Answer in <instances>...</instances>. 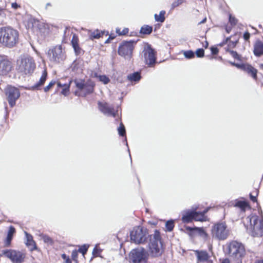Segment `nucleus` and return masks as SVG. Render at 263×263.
<instances>
[{
    "instance_id": "obj_17",
    "label": "nucleus",
    "mask_w": 263,
    "mask_h": 263,
    "mask_svg": "<svg viewBox=\"0 0 263 263\" xmlns=\"http://www.w3.org/2000/svg\"><path fill=\"white\" fill-rule=\"evenodd\" d=\"M195 254L197 257V262L213 263L211 257L206 250H195Z\"/></svg>"
},
{
    "instance_id": "obj_23",
    "label": "nucleus",
    "mask_w": 263,
    "mask_h": 263,
    "mask_svg": "<svg viewBox=\"0 0 263 263\" xmlns=\"http://www.w3.org/2000/svg\"><path fill=\"white\" fill-rule=\"evenodd\" d=\"M235 35H232L230 37H227V39H229L227 43V47L226 48V50H232L236 46L237 44L239 42V38L236 37L234 38V40H232L231 39L232 37H234Z\"/></svg>"
},
{
    "instance_id": "obj_30",
    "label": "nucleus",
    "mask_w": 263,
    "mask_h": 263,
    "mask_svg": "<svg viewBox=\"0 0 263 263\" xmlns=\"http://www.w3.org/2000/svg\"><path fill=\"white\" fill-rule=\"evenodd\" d=\"M78 41L79 40L78 37L75 34H73L71 40V44L75 51V52L77 54H78L80 52V48L78 45Z\"/></svg>"
},
{
    "instance_id": "obj_56",
    "label": "nucleus",
    "mask_w": 263,
    "mask_h": 263,
    "mask_svg": "<svg viewBox=\"0 0 263 263\" xmlns=\"http://www.w3.org/2000/svg\"><path fill=\"white\" fill-rule=\"evenodd\" d=\"M221 263H230V260L227 258H224L221 260Z\"/></svg>"
},
{
    "instance_id": "obj_12",
    "label": "nucleus",
    "mask_w": 263,
    "mask_h": 263,
    "mask_svg": "<svg viewBox=\"0 0 263 263\" xmlns=\"http://www.w3.org/2000/svg\"><path fill=\"white\" fill-rule=\"evenodd\" d=\"M144 61L149 67H153L156 62V52L152 48L151 45L146 43L142 51Z\"/></svg>"
},
{
    "instance_id": "obj_45",
    "label": "nucleus",
    "mask_w": 263,
    "mask_h": 263,
    "mask_svg": "<svg viewBox=\"0 0 263 263\" xmlns=\"http://www.w3.org/2000/svg\"><path fill=\"white\" fill-rule=\"evenodd\" d=\"M198 58H203L204 55V50L202 48L198 49L195 52Z\"/></svg>"
},
{
    "instance_id": "obj_6",
    "label": "nucleus",
    "mask_w": 263,
    "mask_h": 263,
    "mask_svg": "<svg viewBox=\"0 0 263 263\" xmlns=\"http://www.w3.org/2000/svg\"><path fill=\"white\" fill-rule=\"evenodd\" d=\"M136 44L137 42L134 40L122 41L118 47L119 55L125 59L130 60Z\"/></svg>"
},
{
    "instance_id": "obj_64",
    "label": "nucleus",
    "mask_w": 263,
    "mask_h": 263,
    "mask_svg": "<svg viewBox=\"0 0 263 263\" xmlns=\"http://www.w3.org/2000/svg\"><path fill=\"white\" fill-rule=\"evenodd\" d=\"M251 192H253V195H255L254 190L253 191H252Z\"/></svg>"
},
{
    "instance_id": "obj_24",
    "label": "nucleus",
    "mask_w": 263,
    "mask_h": 263,
    "mask_svg": "<svg viewBox=\"0 0 263 263\" xmlns=\"http://www.w3.org/2000/svg\"><path fill=\"white\" fill-rule=\"evenodd\" d=\"M181 220L183 223H188L194 220L193 210L188 211L183 215Z\"/></svg>"
},
{
    "instance_id": "obj_11",
    "label": "nucleus",
    "mask_w": 263,
    "mask_h": 263,
    "mask_svg": "<svg viewBox=\"0 0 263 263\" xmlns=\"http://www.w3.org/2000/svg\"><path fill=\"white\" fill-rule=\"evenodd\" d=\"M231 64L243 71L248 76L251 77L255 81H258L257 74L258 70L251 64L249 63H243L241 64L231 63Z\"/></svg>"
},
{
    "instance_id": "obj_28",
    "label": "nucleus",
    "mask_w": 263,
    "mask_h": 263,
    "mask_svg": "<svg viewBox=\"0 0 263 263\" xmlns=\"http://www.w3.org/2000/svg\"><path fill=\"white\" fill-rule=\"evenodd\" d=\"M153 31V27L152 26L144 25L141 27L140 30V33L144 34V35H148L150 34Z\"/></svg>"
},
{
    "instance_id": "obj_58",
    "label": "nucleus",
    "mask_w": 263,
    "mask_h": 263,
    "mask_svg": "<svg viewBox=\"0 0 263 263\" xmlns=\"http://www.w3.org/2000/svg\"><path fill=\"white\" fill-rule=\"evenodd\" d=\"M226 30L227 32L229 33H230V31H231V27H227L226 28Z\"/></svg>"
},
{
    "instance_id": "obj_35",
    "label": "nucleus",
    "mask_w": 263,
    "mask_h": 263,
    "mask_svg": "<svg viewBox=\"0 0 263 263\" xmlns=\"http://www.w3.org/2000/svg\"><path fill=\"white\" fill-rule=\"evenodd\" d=\"M175 227V223L173 220H170L166 221L165 223V228L166 229V231L168 232H171L174 229Z\"/></svg>"
},
{
    "instance_id": "obj_44",
    "label": "nucleus",
    "mask_w": 263,
    "mask_h": 263,
    "mask_svg": "<svg viewBox=\"0 0 263 263\" xmlns=\"http://www.w3.org/2000/svg\"><path fill=\"white\" fill-rule=\"evenodd\" d=\"M89 247V246L88 245H84L82 246H81L79 249V252H80V253H81L83 255H84L87 251V250H88V248Z\"/></svg>"
},
{
    "instance_id": "obj_54",
    "label": "nucleus",
    "mask_w": 263,
    "mask_h": 263,
    "mask_svg": "<svg viewBox=\"0 0 263 263\" xmlns=\"http://www.w3.org/2000/svg\"><path fill=\"white\" fill-rule=\"evenodd\" d=\"M235 263H242V258H232Z\"/></svg>"
},
{
    "instance_id": "obj_61",
    "label": "nucleus",
    "mask_w": 263,
    "mask_h": 263,
    "mask_svg": "<svg viewBox=\"0 0 263 263\" xmlns=\"http://www.w3.org/2000/svg\"><path fill=\"white\" fill-rule=\"evenodd\" d=\"M58 86L59 87H64V85H62V84L61 83H60V82L58 83Z\"/></svg>"
},
{
    "instance_id": "obj_62",
    "label": "nucleus",
    "mask_w": 263,
    "mask_h": 263,
    "mask_svg": "<svg viewBox=\"0 0 263 263\" xmlns=\"http://www.w3.org/2000/svg\"><path fill=\"white\" fill-rule=\"evenodd\" d=\"M206 18H205L203 21H202L200 23V24L204 23V22L206 21Z\"/></svg>"
},
{
    "instance_id": "obj_50",
    "label": "nucleus",
    "mask_w": 263,
    "mask_h": 263,
    "mask_svg": "<svg viewBox=\"0 0 263 263\" xmlns=\"http://www.w3.org/2000/svg\"><path fill=\"white\" fill-rule=\"evenodd\" d=\"M210 49L213 55H216L219 52V49L216 47L212 46L210 48Z\"/></svg>"
},
{
    "instance_id": "obj_5",
    "label": "nucleus",
    "mask_w": 263,
    "mask_h": 263,
    "mask_svg": "<svg viewBox=\"0 0 263 263\" xmlns=\"http://www.w3.org/2000/svg\"><path fill=\"white\" fill-rule=\"evenodd\" d=\"M227 251L232 258H242L246 254L244 245L236 240H232L227 244Z\"/></svg>"
},
{
    "instance_id": "obj_49",
    "label": "nucleus",
    "mask_w": 263,
    "mask_h": 263,
    "mask_svg": "<svg viewBox=\"0 0 263 263\" xmlns=\"http://www.w3.org/2000/svg\"><path fill=\"white\" fill-rule=\"evenodd\" d=\"M116 117H117L118 118L121 120V109L120 107H117L116 108Z\"/></svg>"
},
{
    "instance_id": "obj_20",
    "label": "nucleus",
    "mask_w": 263,
    "mask_h": 263,
    "mask_svg": "<svg viewBox=\"0 0 263 263\" xmlns=\"http://www.w3.org/2000/svg\"><path fill=\"white\" fill-rule=\"evenodd\" d=\"M209 208H206L202 212H197L193 210L194 220L196 221H205L207 217L205 214L208 212Z\"/></svg>"
},
{
    "instance_id": "obj_37",
    "label": "nucleus",
    "mask_w": 263,
    "mask_h": 263,
    "mask_svg": "<svg viewBox=\"0 0 263 263\" xmlns=\"http://www.w3.org/2000/svg\"><path fill=\"white\" fill-rule=\"evenodd\" d=\"M183 54L187 59H191L195 57V52L191 50L184 51Z\"/></svg>"
},
{
    "instance_id": "obj_10",
    "label": "nucleus",
    "mask_w": 263,
    "mask_h": 263,
    "mask_svg": "<svg viewBox=\"0 0 263 263\" xmlns=\"http://www.w3.org/2000/svg\"><path fill=\"white\" fill-rule=\"evenodd\" d=\"M74 83L77 88L79 89L75 92L76 95L85 96L93 91L95 83L91 81H88L85 83L82 80H76Z\"/></svg>"
},
{
    "instance_id": "obj_43",
    "label": "nucleus",
    "mask_w": 263,
    "mask_h": 263,
    "mask_svg": "<svg viewBox=\"0 0 263 263\" xmlns=\"http://www.w3.org/2000/svg\"><path fill=\"white\" fill-rule=\"evenodd\" d=\"M242 37L245 42L248 43L249 44L250 43L251 34L248 31H245L244 32Z\"/></svg>"
},
{
    "instance_id": "obj_60",
    "label": "nucleus",
    "mask_w": 263,
    "mask_h": 263,
    "mask_svg": "<svg viewBox=\"0 0 263 263\" xmlns=\"http://www.w3.org/2000/svg\"><path fill=\"white\" fill-rule=\"evenodd\" d=\"M114 37H111L110 36L109 39H108L106 41H105V43H108L109 42V40L110 39H111V40L114 39Z\"/></svg>"
},
{
    "instance_id": "obj_51",
    "label": "nucleus",
    "mask_w": 263,
    "mask_h": 263,
    "mask_svg": "<svg viewBox=\"0 0 263 263\" xmlns=\"http://www.w3.org/2000/svg\"><path fill=\"white\" fill-rule=\"evenodd\" d=\"M62 257L64 260H65L64 263H71V260L69 257L66 255V254H63L62 255Z\"/></svg>"
},
{
    "instance_id": "obj_25",
    "label": "nucleus",
    "mask_w": 263,
    "mask_h": 263,
    "mask_svg": "<svg viewBox=\"0 0 263 263\" xmlns=\"http://www.w3.org/2000/svg\"><path fill=\"white\" fill-rule=\"evenodd\" d=\"M234 206L239 208L243 212L246 211L247 208H250V206L248 202L241 200H236Z\"/></svg>"
},
{
    "instance_id": "obj_33",
    "label": "nucleus",
    "mask_w": 263,
    "mask_h": 263,
    "mask_svg": "<svg viewBox=\"0 0 263 263\" xmlns=\"http://www.w3.org/2000/svg\"><path fill=\"white\" fill-rule=\"evenodd\" d=\"M195 230H196V234H198L201 237H202L205 240L208 239L209 236L207 233L204 231L203 228H196Z\"/></svg>"
},
{
    "instance_id": "obj_48",
    "label": "nucleus",
    "mask_w": 263,
    "mask_h": 263,
    "mask_svg": "<svg viewBox=\"0 0 263 263\" xmlns=\"http://www.w3.org/2000/svg\"><path fill=\"white\" fill-rule=\"evenodd\" d=\"M98 245H97L95 248L93 249V250L92 251L93 255L98 256L101 252V250L98 248Z\"/></svg>"
},
{
    "instance_id": "obj_46",
    "label": "nucleus",
    "mask_w": 263,
    "mask_h": 263,
    "mask_svg": "<svg viewBox=\"0 0 263 263\" xmlns=\"http://www.w3.org/2000/svg\"><path fill=\"white\" fill-rule=\"evenodd\" d=\"M71 82H69L68 84H64V87H63L62 91V93L64 96H66L69 91V85Z\"/></svg>"
},
{
    "instance_id": "obj_31",
    "label": "nucleus",
    "mask_w": 263,
    "mask_h": 263,
    "mask_svg": "<svg viewBox=\"0 0 263 263\" xmlns=\"http://www.w3.org/2000/svg\"><path fill=\"white\" fill-rule=\"evenodd\" d=\"M166 13L165 11L162 10L160 12L159 14H155L154 15L155 19L156 21L163 23L164 22L165 17V14Z\"/></svg>"
},
{
    "instance_id": "obj_39",
    "label": "nucleus",
    "mask_w": 263,
    "mask_h": 263,
    "mask_svg": "<svg viewBox=\"0 0 263 263\" xmlns=\"http://www.w3.org/2000/svg\"><path fill=\"white\" fill-rule=\"evenodd\" d=\"M229 22L231 24V26L233 27L236 26L238 23V20L231 14H229Z\"/></svg>"
},
{
    "instance_id": "obj_36",
    "label": "nucleus",
    "mask_w": 263,
    "mask_h": 263,
    "mask_svg": "<svg viewBox=\"0 0 263 263\" xmlns=\"http://www.w3.org/2000/svg\"><path fill=\"white\" fill-rule=\"evenodd\" d=\"M254 192L255 195H253V192H251L249 196L250 200L253 202H256L257 201V197L259 194V190L256 188L254 189Z\"/></svg>"
},
{
    "instance_id": "obj_9",
    "label": "nucleus",
    "mask_w": 263,
    "mask_h": 263,
    "mask_svg": "<svg viewBox=\"0 0 263 263\" xmlns=\"http://www.w3.org/2000/svg\"><path fill=\"white\" fill-rule=\"evenodd\" d=\"M148 232L146 229L138 226L130 232L131 240L135 243H143L146 241Z\"/></svg>"
},
{
    "instance_id": "obj_18",
    "label": "nucleus",
    "mask_w": 263,
    "mask_h": 263,
    "mask_svg": "<svg viewBox=\"0 0 263 263\" xmlns=\"http://www.w3.org/2000/svg\"><path fill=\"white\" fill-rule=\"evenodd\" d=\"M252 52L256 57H260L263 55V41L256 39L253 44Z\"/></svg>"
},
{
    "instance_id": "obj_40",
    "label": "nucleus",
    "mask_w": 263,
    "mask_h": 263,
    "mask_svg": "<svg viewBox=\"0 0 263 263\" xmlns=\"http://www.w3.org/2000/svg\"><path fill=\"white\" fill-rule=\"evenodd\" d=\"M103 33H104V32H100V31L97 29L91 33L90 38H91V39H99L101 36V34H102L103 35Z\"/></svg>"
},
{
    "instance_id": "obj_32",
    "label": "nucleus",
    "mask_w": 263,
    "mask_h": 263,
    "mask_svg": "<svg viewBox=\"0 0 263 263\" xmlns=\"http://www.w3.org/2000/svg\"><path fill=\"white\" fill-rule=\"evenodd\" d=\"M118 134L120 136L124 137L125 140L127 142L126 136V130L125 126L122 122L120 123V126L117 129Z\"/></svg>"
},
{
    "instance_id": "obj_42",
    "label": "nucleus",
    "mask_w": 263,
    "mask_h": 263,
    "mask_svg": "<svg viewBox=\"0 0 263 263\" xmlns=\"http://www.w3.org/2000/svg\"><path fill=\"white\" fill-rule=\"evenodd\" d=\"M41 237L45 243L48 244L52 243V240L49 236L46 235H41Z\"/></svg>"
},
{
    "instance_id": "obj_13",
    "label": "nucleus",
    "mask_w": 263,
    "mask_h": 263,
    "mask_svg": "<svg viewBox=\"0 0 263 263\" xmlns=\"http://www.w3.org/2000/svg\"><path fill=\"white\" fill-rule=\"evenodd\" d=\"M49 60L54 63H60L65 59V54L62 46H56L49 49L47 53Z\"/></svg>"
},
{
    "instance_id": "obj_21",
    "label": "nucleus",
    "mask_w": 263,
    "mask_h": 263,
    "mask_svg": "<svg viewBox=\"0 0 263 263\" xmlns=\"http://www.w3.org/2000/svg\"><path fill=\"white\" fill-rule=\"evenodd\" d=\"M26 236L25 244L32 251L36 249V246L35 241L33 239L32 236L28 234L27 232H24Z\"/></svg>"
},
{
    "instance_id": "obj_47",
    "label": "nucleus",
    "mask_w": 263,
    "mask_h": 263,
    "mask_svg": "<svg viewBox=\"0 0 263 263\" xmlns=\"http://www.w3.org/2000/svg\"><path fill=\"white\" fill-rule=\"evenodd\" d=\"M55 82L54 81H51L49 84L44 88L45 92H47L55 84Z\"/></svg>"
},
{
    "instance_id": "obj_59",
    "label": "nucleus",
    "mask_w": 263,
    "mask_h": 263,
    "mask_svg": "<svg viewBox=\"0 0 263 263\" xmlns=\"http://www.w3.org/2000/svg\"><path fill=\"white\" fill-rule=\"evenodd\" d=\"M254 263H263V259L257 260Z\"/></svg>"
},
{
    "instance_id": "obj_34",
    "label": "nucleus",
    "mask_w": 263,
    "mask_h": 263,
    "mask_svg": "<svg viewBox=\"0 0 263 263\" xmlns=\"http://www.w3.org/2000/svg\"><path fill=\"white\" fill-rule=\"evenodd\" d=\"M196 227L192 228L189 226H185V232L190 236H194L196 233V230H195Z\"/></svg>"
},
{
    "instance_id": "obj_52",
    "label": "nucleus",
    "mask_w": 263,
    "mask_h": 263,
    "mask_svg": "<svg viewBox=\"0 0 263 263\" xmlns=\"http://www.w3.org/2000/svg\"><path fill=\"white\" fill-rule=\"evenodd\" d=\"M78 251L77 250H73L72 252V253H71V257H72V258L74 260H76L77 259V257H78Z\"/></svg>"
},
{
    "instance_id": "obj_8",
    "label": "nucleus",
    "mask_w": 263,
    "mask_h": 263,
    "mask_svg": "<svg viewBox=\"0 0 263 263\" xmlns=\"http://www.w3.org/2000/svg\"><path fill=\"white\" fill-rule=\"evenodd\" d=\"M129 257L132 263H146L148 254L143 248H137L131 251Z\"/></svg>"
},
{
    "instance_id": "obj_38",
    "label": "nucleus",
    "mask_w": 263,
    "mask_h": 263,
    "mask_svg": "<svg viewBox=\"0 0 263 263\" xmlns=\"http://www.w3.org/2000/svg\"><path fill=\"white\" fill-rule=\"evenodd\" d=\"M129 33V29L128 28H124L122 30L121 28H116V33L119 35H127Z\"/></svg>"
},
{
    "instance_id": "obj_53",
    "label": "nucleus",
    "mask_w": 263,
    "mask_h": 263,
    "mask_svg": "<svg viewBox=\"0 0 263 263\" xmlns=\"http://www.w3.org/2000/svg\"><path fill=\"white\" fill-rule=\"evenodd\" d=\"M229 40V39H226L225 40H224L222 42H221L219 44V46H221V47H222L224 45L226 44H227V43H228V41Z\"/></svg>"
},
{
    "instance_id": "obj_16",
    "label": "nucleus",
    "mask_w": 263,
    "mask_h": 263,
    "mask_svg": "<svg viewBox=\"0 0 263 263\" xmlns=\"http://www.w3.org/2000/svg\"><path fill=\"white\" fill-rule=\"evenodd\" d=\"M12 69V64L10 61L5 57L0 56V75H6Z\"/></svg>"
},
{
    "instance_id": "obj_41",
    "label": "nucleus",
    "mask_w": 263,
    "mask_h": 263,
    "mask_svg": "<svg viewBox=\"0 0 263 263\" xmlns=\"http://www.w3.org/2000/svg\"><path fill=\"white\" fill-rule=\"evenodd\" d=\"M227 51L229 52L234 59L238 61H241V57L236 51L232 50H227Z\"/></svg>"
},
{
    "instance_id": "obj_63",
    "label": "nucleus",
    "mask_w": 263,
    "mask_h": 263,
    "mask_svg": "<svg viewBox=\"0 0 263 263\" xmlns=\"http://www.w3.org/2000/svg\"><path fill=\"white\" fill-rule=\"evenodd\" d=\"M177 6V5H176V4H173V7H175V6Z\"/></svg>"
},
{
    "instance_id": "obj_1",
    "label": "nucleus",
    "mask_w": 263,
    "mask_h": 263,
    "mask_svg": "<svg viewBox=\"0 0 263 263\" xmlns=\"http://www.w3.org/2000/svg\"><path fill=\"white\" fill-rule=\"evenodd\" d=\"M148 252L152 257H160L164 252L165 246L163 243L160 232L155 230L154 233L148 236Z\"/></svg>"
},
{
    "instance_id": "obj_2",
    "label": "nucleus",
    "mask_w": 263,
    "mask_h": 263,
    "mask_svg": "<svg viewBox=\"0 0 263 263\" xmlns=\"http://www.w3.org/2000/svg\"><path fill=\"white\" fill-rule=\"evenodd\" d=\"M19 40L18 31L10 27L0 28V43L8 48L14 47Z\"/></svg>"
},
{
    "instance_id": "obj_55",
    "label": "nucleus",
    "mask_w": 263,
    "mask_h": 263,
    "mask_svg": "<svg viewBox=\"0 0 263 263\" xmlns=\"http://www.w3.org/2000/svg\"><path fill=\"white\" fill-rule=\"evenodd\" d=\"M11 7L14 9H16L18 8L20 6L17 4L16 3H13L11 4Z\"/></svg>"
},
{
    "instance_id": "obj_57",
    "label": "nucleus",
    "mask_w": 263,
    "mask_h": 263,
    "mask_svg": "<svg viewBox=\"0 0 263 263\" xmlns=\"http://www.w3.org/2000/svg\"><path fill=\"white\" fill-rule=\"evenodd\" d=\"M209 46V43L207 41H205V43L204 44H203V46L205 48H207Z\"/></svg>"
},
{
    "instance_id": "obj_29",
    "label": "nucleus",
    "mask_w": 263,
    "mask_h": 263,
    "mask_svg": "<svg viewBox=\"0 0 263 263\" xmlns=\"http://www.w3.org/2000/svg\"><path fill=\"white\" fill-rule=\"evenodd\" d=\"M91 77L98 78L104 84H107L109 82V79L105 75H98L96 72L92 73Z\"/></svg>"
},
{
    "instance_id": "obj_27",
    "label": "nucleus",
    "mask_w": 263,
    "mask_h": 263,
    "mask_svg": "<svg viewBox=\"0 0 263 263\" xmlns=\"http://www.w3.org/2000/svg\"><path fill=\"white\" fill-rule=\"evenodd\" d=\"M127 79L130 82H138L141 79V72L140 71H137L130 73L128 75Z\"/></svg>"
},
{
    "instance_id": "obj_7",
    "label": "nucleus",
    "mask_w": 263,
    "mask_h": 263,
    "mask_svg": "<svg viewBox=\"0 0 263 263\" xmlns=\"http://www.w3.org/2000/svg\"><path fill=\"white\" fill-rule=\"evenodd\" d=\"M211 233L213 237L219 240H223L228 237L229 232L225 222H218L213 226Z\"/></svg>"
},
{
    "instance_id": "obj_4",
    "label": "nucleus",
    "mask_w": 263,
    "mask_h": 263,
    "mask_svg": "<svg viewBox=\"0 0 263 263\" xmlns=\"http://www.w3.org/2000/svg\"><path fill=\"white\" fill-rule=\"evenodd\" d=\"M17 67L18 72L22 74L30 75L35 68V63L32 57L22 55L17 60Z\"/></svg>"
},
{
    "instance_id": "obj_19",
    "label": "nucleus",
    "mask_w": 263,
    "mask_h": 263,
    "mask_svg": "<svg viewBox=\"0 0 263 263\" xmlns=\"http://www.w3.org/2000/svg\"><path fill=\"white\" fill-rule=\"evenodd\" d=\"M98 105L99 110L105 115L115 117L114 108L111 107L108 103L106 102H99Z\"/></svg>"
},
{
    "instance_id": "obj_3",
    "label": "nucleus",
    "mask_w": 263,
    "mask_h": 263,
    "mask_svg": "<svg viewBox=\"0 0 263 263\" xmlns=\"http://www.w3.org/2000/svg\"><path fill=\"white\" fill-rule=\"evenodd\" d=\"M248 232L254 237L263 236V219L256 215H249L243 222Z\"/></svg>"
},
{
    "instance_id": "obj_14",
    "label": "nucleus",
    "mask_w": 263,
    "mask_h": 263,
    "mask_svg": "<svg viewBox=\"0 0 263 263\" xmlns=\"http://www.w3.org/2000/svg\"><path fill=\"white\" fill-rule=\"evenodd\" d=\"M2 254L10 259L13 263H21L25 257L23 252L11 249L2 251Z\"/></svg>"
},
{
    "instance_id": "obj_15",
    "label": "nucleus",
    "mask_w": 263,
    "mask_h": 263,
    "mask_svg": "<svg viewBox=\"0 0 263 263\" xmlns=\"http://www.w3.org/2000/svg\"><path fill=\"white\" fill-rule=\"evenodd\" d=\"M6 95L9 104L11 107H13L15 105L16 100L20 97V92L16 88L9 86L6 89Z\"/></svg>"
},
{
    "instance_id": "obj_22",
    "label": "nucleus",
    "mask_w": 263,
    "mask_h": 263,
    "mask_svg": "<svg viewBox=\"0 0 263 263\" xmlns=\"http://www.w3.org/2000/svg\"><path fill=\"white\" fill-rule=\"evenodd\" d=\"M47 73L46 70L43 71L42 75L39 82L32 86V89H39L40 87L45 83L47 79Z\"/></svg>"
},
{
    "instance_id": "obj_26",
    "label": "nucleus",
    "mask_w": 263,
    "mask_h": 263,
    "mask_svg": "<svg viewBox=\"0 0 263 263\" xmlns=\"http://www.w3.org/2000/svg\"><path fill=\"white\" fill-rule=\"evenodd\" d=\"M15 233V229L13 226H10L9 227V231L8 232L7 236L6 238V240L5 241V244L6 246H10L11 243V240L12 239L13 235Z\"/></svg>"
}]
</instances>
